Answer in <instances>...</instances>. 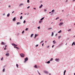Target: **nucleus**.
I'll use <instances>...</instances> for the list:
<instances>
[{"mask_svg":"<svg viewBox=\"0 0 75 75\" xmlns=\"http://www.w3.org/2000/svg\"><path fill=\"white\" fill-rule=\"evenodd\" d=\"M23 5H24V4L21 3L20 4L19 6H20V7H21V6H23Z\"/></svg>","mask_w":75,"mask_h":75,"instance_id":"39448f33","label":"nucleus"},{"mask_svg":"<svg viewBox=\"0 0 75 75\" xmlns=\"http://www.w3.org/2000/svg\"><path fill=\"white\" fill-rule=\"evenodd\" d=\"M57 19H59V17H57V18H56L55 19V20H57Z\"/></svg>","mask_w":75,"mask_h":75,"instance_id":"473e14b6","label":"nucleus"},{"mask_svg":"<svg viewBox=\"0 0 75 75\" xmlns=\"http://www.w3.org/2000/svg\"><path fill=\"white\" fill-rule=\"evenodd\" d=\"M21 24V23L20 22H17V25H18V24Z\"/></svg>","mask_w":75,"mask_h":75,"instance_id":"f8f14e48","label":"nucleus"},{"mask_svg":"<svg viewBox=\"0 0 75 75\" xmlns=\"http://www.w3.org/2000/svg\"><path fill=\"white\" fill-rule=\"evenodd\" d=\"M52 28H48V30H52Z\"/></svg>","mask_w":75,"mask_h":75,"instance_id":"dca6fc26","label":"nucleus"},{"mask_svg":"<svg viewBox=\"0 0 75 75\" xmlns=\"http://www.w3.org/2000/svg\"><path fill=\"white\" fill-rule=\"evenodd\" d=\"M51 13V12H49V14H50V13Z\"/></svg>","mask_w":75,"mask_h":75,"instance_id":"0e129e2a","label":"nucleus"},{"mask_svg":"<svg viewBox=\"0 0 75 75\" xmlns=\"http://www.w3.org/2000/svg\"><path fill=\"white\" fill-rule=\"evenodd\" d=\"M28 60V57H26L25 58V61H27Z\"/></svg>","mask_w":75,"mask_h":75,"instance_id":"20e7f679","label":"nucleus"},{"mask_svg":"<svg viewBox=\"0 0 75 75\" xmlns=\"http://www.w3.org/2000/svg\"><path fill=\"white\" fill-rule=\"evenodd\" d=\"M15 46H16L17 47V46H18V45H15Z\"/></svg>","mask_w":75,"mask_h":75,"instance_id":"3c124183","label":"nucleus"},{"mask_svg":"<svg viewBox=\"0 0 75 75\" xmlns=\"http://www.w3.org/2000/svg\"><path fill=\"white\" fill-rule=\"evenodd\" d=\"M3 57H2V58L1 59V61H3Z\"/></svg>","mask_w":75,"mask_h":75,"instance_id":"58836bf2","label":"nucleus"},{"mask_svg":"<svg viewBox=\"0 0 75 75\" xmlns=\"http://www.w3.org/2000/svg\"><path fill=\"white\" fill-rule=\"evenodd\" d=\"M12 45L13 46H15V44H14V43H13L12 44Z\"/></svg>","mask_w":75,"mask_h":75,"instance_id":"cd10ccee","label":"nucleus"},{"mask_svg":"<svg viewBox=\"0 0 75 75\" xmlns=\"http://www.w3.org/2000/svg\"><path fill=\"white\" fill-rule=\"evenodd\" d=\"M3 15H4V16H5V13H4Z\"/></svg>","mask_w":75,"mask_h":75,"instance_id":"13d9d810","label":"nucleus"},{"mask_svg":"<svg viewBox=\"0 0 75 75\" xmlns=\"http://www.w3.org/2000/svg\"><path fill=\"white\" fill-rule=\"evenodd\" d=\"M14 12V11H13L12 12V13H13Z\"/></svg>","mask_w":75,"mask_h":75,"instance_id":"bf43d9fd","label":"nucleus"},{"mask_svg":"<svg viewBox=\"0 0 75 75\" xmlns=\"http://www.w3.org/2000/svg\"><path fill=\"white\" fill-rule=\"evenodd\" d=\"M42 46L43 47H44V43H43L42 44Z\"/></svg>","mask_w":75,"mask_h":75,"instance_id":"79ce46f5","label":"nucleus"},{"mask_svg":"<svg viewBox=\"0 0 75 75\" xmlns=\"http://www.w3.org/2000/svg\"><path fill=\"white\" fill-rule=\"evenodd\" d=\"M30 7V6H28V7H27V8H29Z\"/></svg>","mask_w":75,"mask_h":75,"instance_id":"a19ab883","label":"nucleus"},{"mask_svg":"<svg viewBox=\"0 0 75 75\" xmlns=\"http://www.w3.org/2000/svg\"><path fill=\"white\" fill-rule=\"evenodd\" d=\"M35 67L36 68H37V65H35Z\"/></svg>","mask_w":75,"mask_h":75,"instance_id":"5701e85b","label":"nucleus"},{"mask_svg":"<svg viewBox=\"0 0 75 75\" xmlns=\"http://www.w3.org/2000/svg\"><path fill=\"white\" fill-rule=\"evenodd\" d=\"M54 11H55L53 9L52 11V12H54Z\"/></svg>","mask_w":75,"mask_h":75,"instance_id":"72a5a7b5","label":"nucleus"},{"mask_svg":"<svg viewBox=\"0 0 75 75\" xmlns=\"http://www.w3.org/2000/svg\"><path fill=\"white\" fill-rule=\"evenodd\" d=\"M57 35H58V34H56L55 36H56V37H57Z\"/></svg>","mask_w":75,"mask_h":75,"instance_id":"8fccbe9b","label":"nucleus"},{"mask_svg":"<svg viewBox=\"0 0 75 75\" xmlns=\"http://www.w3.org/2000/svg\"><path fill=\"white\" fill-rule=\"evenodd\" d=\"M22 34H24V30H23V32H22Z\"/></svg>","mask_w":75,"mask_h":75,"instance_id":"f704fd0d","label":"nucleus"},{"mask_svg":"<svg viewBox=\"0 0 75 75\" xmlns=\"http://www.w3.org/2000/svg\"><path fill=\"white\" fill-rule=\"evenodd\" d=\"M13 21H16V17H14L13 19Z\"/></svg>","mask_w":75,"mask_h":75,"instance_id":"f3484780","label":"nucleus"},{"mask_svg":"<svg viewBox=\"0 0 75 75\" xmlns=\"http://www.w3.org/2000/svg\"><path fill=\"white\" fill-rule=\"evenodd\" d=\"M20 55L21 57H24V54L23 53H21L20 54Z\"/></svg>","mask_w":75,"mask_h":75,"instance_id":"f257e3e1","label":"nucleus"},{"mask_svg":"<svg viewBox=\"0 0 75 75\" xmlns=\"http://www.w3.org/2000/svg\"><path fill=\"white\" fill-rule=\"evenodd\" d=\"M21 14H23V13H21Z\"/></svg>","mask_w":75,"mask_h":75,"instance_id":"338daca9","label":"nucleus"},{"mask_svg":"<svg viewBox=\"0 0 75 75\" xmlns=\"http://www.w3.org/2000/svg\"><path fill=\"white\" fill-rule=\"evenodd\" d=\"M44 18V17L41 18L40 20V21H41V20H43Z\"/></svg>","mask_w":75,"mask_h":75,"instance_id":"aec40b11","label":"nucleus"},{"mask_svg":"<svg viewBox=\"0 0 75 75\" xmlns=\"http://www.w3.org/2000/svg\"><path fill=\"white\" fill-rule=\"evenodd\" d=\"M37 36V35L36 34H35V37H36Z\"/></svg>","mask_w":75,"mask_h":75,"instance_id":"4c0bfd02","label":"nucleus"},{"mask_svg":"<svg viewBox=\"0 0 75 75\" xmlns=\"http://www.w3.org/2000/svg\"><path fill=\"white\" fill-rule=\"evenodd\" d=\"M27 3H30V0H28L27 1Z\"/></svg>","mask_w":75,"mask_h":75,"instance_id":"393cba45","label":"nucleus"},{"mask_svg":"<svg viewBox=\"0 0 75 75\" xmlns=\"http://www.w3.org/2000/svg\"><path fill=\"white\" fill-rule=\"evenodd\" d=\"M64 24V23L63 22H61L60 23V24H59V25L61 26Z\"/></svg>","mask_w":75,"mask_h":75,"instance_id":"7ed1b4c3","label":"nucleus"},{"mask_svg":"<svg viewBox=\"0 0 75 75\" xmlns=\"http://www.w3.org/2000/svg\"><path fill=\"white\" fill-rule=\"evenodd\" d=\"M38 74H39V75H41V74H40V73H39Z\"/></svg>","mask_w":75,"mask_h":75,"instance_id":"e2e57ef3","label":"nucleus"},{"mask_svg":"<svg viewBox=\"0 0 75 75\" xmlns=\"http://www.w3.org/2000/svg\"><path fill=\"white\" fill-rule=\"evenodd\" d=\"M55 61H56L57 62H59V58H56L55 59Z\"/></svg>","mask_w":75,"mask_h":75,"instance_id":"f03ea898","label":"nucleus"},{"mask_svg":"<svg viewBox=\"0 0 75 75\" xmlns=\"http://www.w3.org/2000/svg\"><path fill=\"white\" fill-rule=\"evenodd\" d=\"M6 47H5L4 48V50H6Z\"/></svg>","mask_w":75,"mask_h":75,"instance_id":"09e8293b","label":"nucleus"},{"mask_svg":"<svg viewBox=\"0 0 75 75\" xmlns=\"http://www.w3.org/2000/svg\"><path fill=\"white\" fill-rule=\"evenodd\" d=\"M71 29H69L68 30H67V31H71Z\"/></svg>","mask_w":75,"mask_h":75,"instance_id":"7c9ffc66","label":"nucleus"},{"mask_svg":"<svg viewBox=\"0 0 75 75\" xmlns=\"http://www.w3.org/2000/svg\"><path fill=\"white\" fill-rule=\"evenodd\" d=\"M61 33V30H60L58 32V33Z\"/></svg>","mask_w":75,"mask_h":75,"instance_id":"b1692460","label":"nucleus"},{"mask_svg":"<svg viewBox=\"0 0 75 75\" xmlns=\"http://www.w3.org/2000/svg\"><path fill=\"white\" fill-rule=\"evenodd\" d=\"M60 38H61V36H58V39H59Z\"/></svg>","mask_w":75,"mask_h":75,"instance_id":"a878e982","label":"nucleus"},{"mask_svg":"<svg viewBox=\"0 0 75 75\" xmlns=\"http://www.w3.org/2000/svg\"><path fill=\"white\" fill-rule=\"evenodd\" d=\"M16 48H17V49H18H18H19V48H18V47H16Z\"/></svg>","mask_w":75,"mask_h":75,"instance_id":"a18cd8bd","label":"nucleus"},{"mask_svg":"<svg viewBox=\"0 0 75 75\" xmlns=\"http://www.w3.org/2000/svg\"><path fill=\"white\" fill-rule=\"evenodd\" d=\"M49 75H51V73H49Z\"/></svg>","mask_w":75,"mask_h":75,"instance_id":"774afa93","label":"nucleus"},{"mask_svg":"<svg viewBox=\"0 0 75 75\" xmlns=\"http://www.w3.org/2000/svg\"><path fill=\"white\" fill-rule=\"evenodd\" d=\"M38 29H40V26L38 27Z\"/></svg>","mask_w":75,"mask_h":75,"instance_id":"e433bc0d","label":"nucleus"},{"mask_svg":"<svg viewBox=\"0 0 75 75\" xmlns=\"http://www.w3.org/2000/svg\"><path fill=\"white\" fill-rule=\"evenodd\" d=\"M7 47V45H5V47Z\"/></svg>","mask_w":75,"mask_h":75,"instance_id":"4d7b16f0","label":"nucleus"},{"mask_svg":"<svg viewBox=\"0 0 75 75\" xmlns=\"http://www.w3.org/2000/svg\"><path fill=\"white\" fill-rule=\"evenodd\" d=\"M35 38H36V37H35Z\"/></svg>","mask_w":75,"mask_h":75,"instance_id":"680f3d73","label":"nucleus"},{"mask_svg":"<svg viewBox=\"0 0 75 75\" xmlns=\"http://www.w3.org/2000/svg\"><path fill=\"white\" fill-rule=\"evenodd\" d=\"M38 45H37L36 46H35L36 47H38Z\"/></svg>","mask_w":75,"mask_h":75,"instance_id":"c03bdc74","label":"nucleus"},{"mask_svg":"<svg viewBox=\"0 0 75 75\" xmlns=\"http://www.w3.org/2000/svg\"><path fill=\"white\" fill-rule=\"evenodd\" d=\"M33 9H34V10H36V8H33Z\"/></svg>","mask_w":75,"mask_h":75,"instance_id":"5fc2aeb1","label":"nucleus"},{"mask_svg":"<svg viewBox=\"0 0 75 75\" xmlns=\"http://www.w3.org/2000/svg\"><path fill=\"white\" fill-rule=\"evenodd\" d=\"M7 17H10V13L8 14L7 15Z\"/></svg>","mask_w":75,"mask_h":75,"instance_id":"ddd939ff","label":"nucleus"},{"mask_svg":"<svg viewBox=\"0 0 75 75\" xmlns=\"http://www.w3.org/2000/svg\"><path fill=\"white\" fill-rule=\"evenodd\" d=\"M47 48H50V46L48 45V46H47Z\"/></svg>","mask_w":75,"mask_h":75,"instance_id":"37998d69","label":"nucleus"},{"mask_svg":"<svg viewBox=\"0 0 75 75\" xmlns=\"http://www.w3.org/2000/svg\"><path fill=\"white\" fill-rule=\"evenodd\" d=\"M42 22V21H40L39 22V24H41V23Z\"/></svg>","mask_w":75,"mask_h":75,"instance_id":"9b49d317","label":"nucleus"},{"mask_svg":"<svg viewBox=\"0 0 75 75\" xmlns=\"http://www.w3.org/2000/svg\"><path fill=\"white\" fill-rule=\"evenodd\" d=\"M50 61H48V62H45V63H46L47 64H50Z\"/></svg>","mask_w":75,"mask_h":75,"instance_id":"9d476101","label":"nucleus"},{"mask_svg":"<svg viewBox=\"0 0 75 75\" xmlns=\"http://www.w3.org/2000/svg\"><path fill=\"white\" fill-rule=\"evenodd\" d=\"M14 48H16L17 47H16V46H14Z\"/></svg>","mask_w":75,"mask_h":75,"instance_id":"052dcab7","label":"nucleus"},{"mask_svg":"<svg viewBox=\"0 0 75 75\" xmlns=\"http://www.w3.org/2000/svg\"><path fill=\"white\" fill-rule=\"evenodd\" d=\"M54 47V45H52V48H53V47Z\"/></svg>","mask_w":75,"mask_h":75,"instance_id":"864d4df0","label":"nucleus"},{"mask_svg":"<svg viewBox=\"0 0 75 75\" xmlns=\"http://www.w3.org/2000/svg\"><path fill=\"white\" fill-rule=\"evenodd\" d=\"M50 61H53V58H51L50 60Z\"/></svg>","mask_w":75,"mask_h":75,"instance_id":"412c9836","label":"nucleus"},{"mask_svg":"<svg viewBox=\"0 0 75 75\" xmlns=\"http://www.w3.org/2000/svg\"><path fill=\"white\" fill-rule=\"evenodd\" d=\"M44 72H45L46 74H49V72H48V71H44Z\"/></svg>","mask_w":75,"mask_h":75,"instance_id":"0eeeda50","label":"nucleus"},{"mask_svg":"<svg viewBox=\"0 0 75 75\" xmlns=\"http://www.w3.org/2000/svg\"><path fill=\"white\" fill-rule=\"evenodd\" d=\"M20 20H22V19H23V16H21L20 17Z\"/></svg>","mask_w":75,"mask_h":75,"instance_id":"2eb2a0df","label":"nucleus"},{"mask_svg":"<svg viewBox=\"0 0 75 75\" xmlns=\"http://www.w3.org/2000/svg\"><path fill=\"white\" fill-rule=\"evenodd\" d=\"M5 55H6V56H7V57H8V56L10 55V54H9V53H7Z\"/></svg>","mask_w":75,"mask_h":75,"instance_id":"423d86ee","label":"nucleus"},{"mask_svg":"<svg viewBox=\"0 0 75 75\" xmlns=\"http://www.w3.org/2000/svg\"><path fill=\"white\" fill-rule=\"evenodd\" d=\"M43 6V5H42V4H41V6H40L39 7V8H42V7Z\"/></svg>","mask_w":75,"mask_h":75,"instance_id":"6e6552de","label":"nucleus"},{"mask_svg":"<svg viewBox=\"0 0 75 75\" xmlns=\"http://www.w3.org/2000/svg\"><path fill=\"white\" fill-rule=\"evenodd\" d=\"M25 23H26V21H25L24 20V21H23V23H24V24H25Z\"/></svg>","mask_w":75,"mask_h":75,"instance_id":"c85d7f7f","label":"nucleus"},{"mask_svg":"<svg viewBox=\"0 0 75 75\" xmlns=\"http://www.w3.org/2000/svg\"><path fill=\"white\" fill-rule=\"evenodd\" d=\"M75 0H73V2H74V1H75Z\"/></svg>","mask_w":75,"mask_h":75,"instance_id":"6e6d98bb","label":"nucleus"},{"mask_svg":"<svg viewBox=\"0 0 75 75\" xmlns=\"http://www.w3.org/2000/svg\"><path fill=\"white\" fill-rule=\"evenodd\" d=\"M65 72H66V70H65L64 73H65Z\"/></svg>","mask_w":75,"mask_h":75,"instance_id":"ea45409f","label":"nucleus"},{"mask_svg":"<svg viewBox=\"0 0 75 75\" xmlns=\"http://www.w3.org/2000/svg\"><path fill=\"white\" fill-rule=\"evenodd\" d=\"M16 65L17 68H18V64H16Z\"/></svg>","mask_w":75,"mask_h":75,"instance_id":"bb28decb","label":"nucleus"},{"mask_svg":"<svg viewBox=\"0 0 75 75\" xmlns=\"http://www.w3.org/2000/svg\"><path fill=\"white\" fill-rule=\"evenodd\" d=\"M2 71H3V72H5V68H4L3 69Z\"/></svg>","mask_w":75,"mask_h":75,"instance_id":"6ab92c4d","label":"nucleus"},{"mask_svg":"<svg viewBox=\"0 0 75 75\" xmlns=\"http://www.w3.org/2000/svg\"><path fill=\"white\" fill-rule=\"evenodd\" d=\"M72 43L74 45H75V42H73Z\"/></svg>","mask_w":75,"mask_h":75,"instance_id":"c756f323","label":"nucleus"},{"mask_svg":"<svg viewBox=\"0 0 75 75\" xmlns=\"http://www.w3.org/2000/svg\"><path fill=\"white\" fill-rule=\"evenodd\" d=\"M53 42L54 43V44H55L56 43V42L55 41V40H54L53 41Z\"/></svg>","mask_w":75,"mask_h":75,"instance_id":"a211bd4d","label":"nucleus"},{"mask_svg":"<svg viewBox=\"0 0 75 75\" xmlns=\"http://www.w3.org/2000/svg\"><path fill=\"white\" fill-rule=\"evenodd\" d=\"M33 35H34V34H31L30 36L31 37H33Z\"/></svg>","mask_w":75,"mask_h":75,"instance_id":"4468645a","label":"nucleus"},{"mask_svg":"<svg viewBox=\"0 0 75 75\" xmlns=\"http://www.w3.org/2000/svg\"><path fill=\"white\" fill-rule=\"evenodd\" d=\"M8 7L10 8V7H11V6H10V5H9V6H8Z\"/></svg>","mask_w":75,"mask_h":75,"instance_id":"49530a36","label":"nucleus"},{"mask_svg":"<svg viewBox=\"0 0 75 75\" xmlns=\"http://www.w3.org/2000/svg\"><path fill=\"white\" fill-rule=\"evenodd\" d=\"M25 30H26V31H27V30H28V28H26L25 29Z\"/></svg>","mask_w":75,"mask_h":75,"instance_id":"2f4dec72","label":"nucleus"},{"mask_svg":"<svg viewBox=\"0 0 75 75\" xmlns=\"http://www.w3.org/2000/svg\"><path fill=\"white\" fill-rule=\"evenodd\" d=\"M65 73H64V75H65Z\"/></svg>","mask_w":75,"mask_h":75,"instance_id":"69168bd1","label":"nucleus"},{"mask_svg":"<svg viewBox=\"0 0 75 75\" xmlns=\"http://www.w3.org/2000/svg\"><path fill=\"white\" fill-rule=\"evenodd\" d=\"M1 44L2 45H5L6 44V43L4 42H2L1 43Z\"/></svg>","mask_w":75,"mask_h":75,"instance_id":"1a4fd4ad","label":"nucleus"},{"mask_svg":"<svg viewBox=\"0 0 75 75\" xmlns=\"http://www.w3.org/2000/svg\"><path fill=\"white\" fill-rule=\"evenodd\" d=\"M53 35H54V33L52 32V37L53 36Z\"/></svg>","mask_w":75,"mask_h":75,"instance_id":"4be33fe9","label":"nucleus"},{"mask_svg":"<svg viewBox=\"0 0 75 75\" xmlns=\"http://www.w3.org/2000/svg\"><path fill=\"white\" fill-rule=\"evenodd\" d=\"M45 11H47V9H44Z\"/></svg>","mask_w":75,"mask_h":75,"instance_id":"de8ad7c7","label":"nucleus"},{"mask_svg":"<svg viewBox=\"0 0 75 75\" xmlns=\"http://www.w3.org/2000/svg\"><path fill=\"white\" fill-rule=\"evenodd\" d=\"M67 1H68V0L66 1H65L66 3H67Z\"/></svg>","mask_w":75,"mask_h":75,"instance_id":"603ef678","label":"nucleus"},{"mask_svg":"<svg viewBox=\"0 0 75 75\" xmlns=\"http://www.w3.org/2000/svg\"><path fill=\"white\" fill-rule=\"evenodd\" d=\"M44 42V41L42 40L41 42H40V43H42V42Z\"/></svg>","mask_w":75,"mask_h":75,"instance_id":"c9c22d12","label":"nucleus"}]
</instances>
